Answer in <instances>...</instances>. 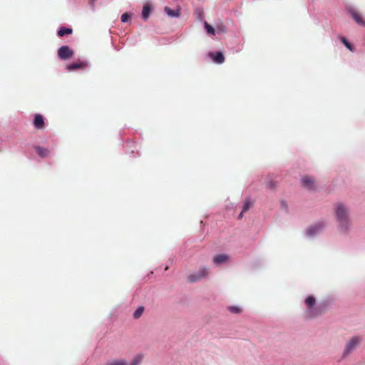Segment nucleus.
Here are the masks:
<instances>
[{
    "mask_svg": "<svg viewBox=\"0 0 365 365\" xmlns=\"http://www.w3.org/2000/svg\"><path fill=\"white\" fill-rule=\"evenodd\" d=\"M335 213L336 220L339 222L341 229L344 231L351 225L349 217V210L346 206L342 203H337L336 205Z\"/></svg>",
    "mask_w": 365,
    "mask_h": 365,
    "instance_id": "obj_1",
    "label": "nucleus"
},
{
    "mask_svg": "<svg viewBox=\"0 0 365 365\" xmlns=\"http://www.w3.org/2000/svg\"><path fill=\"white\" fill-rule=\"evenodd\" d=\"M315 303L316 299L313 296H309L305 299V304L308 308V311L306 313L308 318L314 317L320 314L316 308H313Z\"/></svg>",
    "mask_w": 365,
    "mask_h": 365,
    "instance_id": "obj_2",
    "label": "nucleus"
},
{
    "mask_svg": "<svg viewBox=\"0 0 365 365\" xmlns=\"http://www.w3.org/2000/svg\"><path fill=\"white\" fill-rule=\"evenodd\" d=\"M209 273L208 269L203 267H201L196 273L191 274L187 276V281L190 283H193L200 280L201 279L207 276Z\"/></svg>",
    "mask_w": 365,
    "mask_h": 365,
    "instance_id": "obj_3",
    "label": "nucleus"
},
{
    "mask_svg": "<svg viewBox=\"0 0 365 365\" xmlns=\"http://www.w3.org/2000/svg\"><path fill=\"white\" fill-rule=\"evenodd\" d=\"M361 339L359 336L352 337L346 344L344 351V356L349 354L354 349H355L360 344Z\"/></svg>",
    "mask_w": 365,
    "mask_h": 365,
    "instance_id": "obj_4",
    "label": "nucleus"
},
{
    "mask_svg": "<svg viewBox=\"0 0 365 365\" xmlns=\"http://www.w3.org/2000/svg\"><path fill=\"white\" fill-rule=\"evenodd\" d=\"M73 53V51L68 46H63L58 50V56L62 60H66L71 58Z\"/></svg>",
    "mask_w": 365,
    "mask_h": 365,
    "instance_id": "obj_5",
    "label": "nucleus"
},
{
    "mask_svg": "<svg viewBox=\"0 0 365 365\" xmlns=\"http://www.w3.org/2000/svg\"><path fill=\"white\" fill-rule=\"evenodd\" d=\"M302 183L304 187L308 190H313L315 187V181L314 178L309 176H304L302 179Z\"/></svg>",
    "mask_w": 365,
    "mask_h": 365,
    "instance_id": "obj_6",
    "label": "nucleus"
},
{
    "mask_svg": "<svg viewBox=\"0 0 365 365\" xmlns=\"http://www.w3.org/2000/svg\"><path fill=\"white\" fill-rule=\"evenodd\" d=\"M45 125L44 118L41 114H36L34 118V126L36 129H43Z\"/></svg>",
    "mask_w": 365,
    "mask_h": 365,
    "instance_id": "obj_7",
    "label": "nucleus"
},
{
    "mask_svg": "<svg viewBox=\"0 0 365 365\" xmlns=\"http://www.w3.org/2000/svg\"><path fill=\"white\" fill-rule=\"evenodd\" d=\"M210 56L217 63H222L225 61V57L222 52L210 53Z\"/></svg>",
    "mask_w": 365,
    "mask_h": 365,
    "instance_id": "obj_8",
    "label": "nucleus"
},
{
    "mask_svg": "<svg viewBox=\"0 0 365 365\" xmlns=\"http://www.w3.org/2000/svg\"><path fill=\"white\" fill-rule=\"evenodd\" d=\"M228 258L229 257L227 255L220 254V255H215L213 257L212 261H213L214 264H224V263L227 262L228 260Z\"/></svg>",
    "mask_w": 365,
    "mask_h": 365,
    "instance_id": "obj_9",
    "label": "nucleus"
},
{
    "mask_svg": "<svg viewBox=\"0 0 365 365\" xmlns=\"http://www.w3.org/2000/svg\"><path fill=\"white\" fill-rule=\"evenodd\" d=\"M34 149L38 155L41 158H47L49 156L50 150L48 148L37 145L34 147Z\"/></svg>",
    "mask_w": 365,
    "mask_h": 365,
    "instance_id": "obj_10",
    "label": "nucleus"
},
{
    "mask_svg": "<svg viewBox=\"0 0 365 365\" xmlns=\"http://www.w3.org/2000/svg\"><path fill=\"white\" fill-rule=\"evenodd\" d=\"M351 17L354 19V21L359 25L364 26L365 21L363 20L361 15L356 11L351 10L350 11Z\"/></svg>",
    "mask_w": 365,
    "mask_h": 365,
    "instance_id": "obj_11",
    "label": "nucleus"
},
{
    "mask_svg": "<svg viewBox=\"0 0 365 365\" xmlns=\"http://www.w3.org/2000/svg\"><path fill=\"white\" fill-rule=\"evenodd\" d=\"M323 227L322 223H317L314 225H312L309 227L307 230V234L309 235H313L315 233H317L318 231H319Z\"/></svg>",
    "mask_w": 365,
    "mask_h": 365,
    "instance_id": "obj_12",
    "label": "nucleus"
},
{
    "mask_svg": "<svg viewBox=\"0 0 365 365\" xmlns=\"http://www.w3.org/2000/svg\"><path fill=\"white\" fill-rule=\"evenodd\" d=\"M165 11L169 16L171 17H178L180 14L179 10H172L168 6L165 7Z\"/></svg>",
    "mask_w": 365,
    "mask_h": 365,
    "instance_id": "obj_13",
    "label": "nucleus"
},
{
    "mask_svg": "<svg viewBox=\"0 0 365 365\" xmlns=\"http://www.w3.org/2000/svg\"><path fill=\"white\" fill-rule=\"evenodd\" d=\"M151 11H152L151 7L149 5H145L143 6V11H142V16L144 19V20H146L149 17V16L151 13Z\"/></svg>",
    "mask_w": 365,
    "mask_h": 365,
    "instance_id": "obj_14",
    "label": "nucleus"
},
{
    "mask_svg": "<svg viewBox=\"0 0 365 365\" xmlns=\"http://www.w3.org/2000/svg\"><path fill=\"white\" fill-rule=\"evenodd\" d=\"M85 64L82 62H76L71 63L67 66V69L69 71H73L83 68Z\"/></svg>",
    "mask_w": 365,
    "mask_h": 365,
    "instance_id": "obj_15",
    "label": "nucleus"
},
{
    "mask_svg": "<svg viewBox=\"0 0 365 365\" xmlns=\"http://www.w3.org/2000/svg\"><path fill=\"white\" fill-rule=\"evenodd\" d=\"M73 30L70 28L61 27L58 31V35L61 37L67 34H71Z\"/></svg>",
    "mask_w": 365,
    "mask_h": 365,
    "instance_id": "obj_16",
    "label": "nucleus"
},
{
    "mask_svg": "<svg viewBox=\"0 0 365 365\" xmlns=\"http://www.w3.org/2000/svg\"><path fill=\"white\" fill-rule=\"evenodd\" d=\"M106 365H128L125 360H113L108 362Z\"/></svg>",
    "mask_w": 365,
    "mask_h": 365,
    "instance_id": "obj_17",
    "label": "nucleus"
},
{
    "mask_svg": "<svg viewBox=\"0 0 365 365\" xmlns=\"http://www.w3.org/2000/svg\"><path fill=\"white\" fill-rule=\"evenodd\" d=\"M144 312V307H139L133 313V317L135 319H138L141 317Z\"/></svg>",
    "mask_w": 365,
    "mask_h": 365,
    "instance_id": "obj_18",
    "label": "nucleus"
},
{
    "mask_svg": "<svg viewBox=\"0 0 365 365\" xmlns=\"http://www.w3.org/2000/svg\"><path fill=\"white\" fill-rule=\"evenodd\" d=\"M340 40L349 51H354L352 45L348 41V40L345 37H341Z\"/></svg>",
    "mask_w": 365,
    "mask_h": 365,
    "instance_id": "obj_19",
    "label": "nucleus"
},
{
    "mask_svg": "<svg viewBox=\"0 0 365 365\" xmlns=\"http://www.w3.org/2000/svg\"><path fill=\"white\" fill-rule=\"evenodd\" d=\"M205 28L207 34H211V35H215V31L214 28L212 26H210L208 23L205 22Z\"/></svg>",
    "mask_w": 365,
    "mask_h": 365,
    "instance_id": "obj_20",
    "label": "nucleus"
},
{
    "mask_svg": "<svg viewBox=\"0 0 365 365\" xmlns=\"http://www.w3.org/2000/svg\"><path fill=\"white\" fill-rule=\"evenodd\" d=\"M252 202L249 200H246L244 202L242 212H247L251 207Z\"/></svg>",
    "mask_w": 365,
    "mask_h": 365,
    "instance_id": "obj_21",
    "label": "nucleus"
},
{
    "mask_svg": "<svg viewBox=\"0 0 365 365\" xmlns=\"http://www.w3.org/2000/svg\"><path fill=\"white\" fill-rule=\"evenodd\" d=\"M228 309L229 311L235 314H239L240 312V309L235 306L229 307Z\"/></svg>",
    "mask_w": 365,
    "mask_h": 365,
    "instance_id": "obj_22",
    "label": "nucleus"
},
{
    "mask_svg": "<svg viewBox=\"0 0 365 365\" xmlns=\"http://www.w3.org/2000/svg\"><path fill=\"white\" fill-rule=\"evenodd\" d=\"M130 18V15L128 13H124L123 14H122L121 16V21L122 22H127Z\"/></svg>",
    "mask_w": 365,
    "mask_h": 365,
    "instance_id": "obj_23",
    "label": "nucleus"
},
{
    "mask_svg": "<svg viewBox=\"0 0 365 365\" xmlns=\"http://www.w3.org/2000/svg\"><path fill=\"white\" fill-rule=\"evenodd\" d=\"M141 360H142V356L140 355L135 356L132 365H137L138 363H140L141 361Z\"/></svg>",
    "mask_w": 365,
    "mask_h": 365,
    "instance_id": "obj_24",
    "label": "nucleus"
},
{
    "mask_svg": "<svg viewBox=\"0 0 365 365\" xmlns=\"http://www.w3.org/2000/svg\"><path fill=\"white\" fill-rule=\"evenodd\" d=\"M243 212H244L242 211L241 213L239 215V217H238L239 219H241L242 217Z\"/></svg>",
    "mask_w": 365,
    "mask_h": 365,
    "instance_id": "obj_25",
    "label": "nucleus"
},
{
    "mask_svg": "<svg viewBox=\"0 0 365 365\" xmlns=\"http://www.w3.org/2000/svg\"><path fill=\"white\" fill-rule=\"evenodd\" d=\"M269 187L270 188H272V187H274V185H273L272 183H270V184H269Z\"/></svg>",
    "mask_w": 365,
    "mask_h": 365,
    "instance_id": "obj_26",
    "label": "nucleus"
}]
</instances>
